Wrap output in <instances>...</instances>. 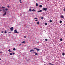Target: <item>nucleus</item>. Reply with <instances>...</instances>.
Wrapping results in <instances>:
<instances>
[{
	"mask_svg": "<svg viewBox=\"0 0 65 65\" xmlns=\"http://www.w3.org/2000/svg\"><path fill=\"white\" fill-rule=\"evenodd\" d=\"M14 31V33H19V32H18L17 31V30H16V29H15Z\"/></svg>",
	"mask_w": 65,
	"mask_h": 65,
	"instance_id": "f257e3e1",
	"label": "nucleus"
},
{
	"mask_svg": "<svg viewBox=\"0 0 65 65\" xmlns=\"http://www.w3.org/2000/svg\"><path fill=\"white\" fill-rule=\"evenodd\" d=\"M10 30L11 29V31H13V27H12L11 28H10Z\"/></svg>",
	"mask_w": 65,
	"mask_h": 65,
	"instance_id": "f03ea898",
	"label": "nucleus"
},
{
	"mask_svg": "<svg viewBox=\"0 0 65 65\" xmlns=\"http://www.w3.org/2000/svg\"><path fill=\"white\" fill-rule=\"evenodd\" d=\"M43 10H45V11H46L47 10V8H43Z\"/></svg>",
	"mask_w": 65,
	"mask_h": 65,
	"instance_id": "7ed1b4c3",
	"label": "nucleus"
},
{
	"mask_svg": "<svg viewBox=\"0 0 65 65\" xmlns=\"http://www.w3.org/2000/svg\"><path fill=\"white\" fill-rule=\"evenodd\" d=\"M34 49H35L37 51H40V50H39V49L37 48H34Z\"/></svg>",
	"mask_w": 65,
	"mask_h": 65,
	"instance_id": "20e7f679",
	"label": "nucleus"
},
{
	"mask_svg": "<svg viewBox=\"0 0 65 65\" xmlns=\"http://www.w3.org/2000/svg\"><path fill=\"white\" fill-rule=\"evenodd\" d=\"M6 14V12L5 13L3 14V16H4V15H5Z\"/></svg>",
	"mask_w": 65,
	"mask_h": 65,
	"instance_id": "39448f33",
	"label": "nucleus"
},
{
	"mask_svg": "<svg viewBox=\"0 0 65 65\" xmlns=\"http://www.w3.org/2000/svg\"><path fill=\"white\" fill-rule=\"evenodd\" d=\"M38 12H42V10H40L38 11Z\"/></svg>",
	"mask_w": 65,
	"mask_h": 65,
	"instance_id": "423d86ee",
	"label": "nucleus"
},
{
	"mask_svg": "<svg viewBox=\"0 0 65 65\" xmlns=\"http://www.w3.org/2000/svg\"><path fill=\"white\" fill-rule=\"evenodd\" d=\"M61 18H62V19H64V16L62 15L61 16Z\"/></svg>",
	"mask_w": 65,
	"mask_h": 65,
	"instance_id": "0eeeda50",
	"label": "nucleus"
},
{
	"mask_svg": "<svg viewBox=\"0 0 65 65\" xmlns=\"http://www.w3.org/2000/svg\"><path fill=\"white\" fill-rule=\"evenodd\" d=\"M37 25H39V22H37Z\"/></svg>",
	"mask_w": 65,
	"mask_h": 65,
	"instance_id": "6e6552de",
	"label": "nucleus"
},
{
	"mask_svg": "<svg viewBox=\"0 0 65 65\" xmlns=\"http://www.w3.org/2000/svg\"><path fill=\"white\" fill-rule=\"evenodd\" d=\"M34 51V50H30V52H32V51Z\"/></svg>",
	"mask_w": 65,
	"mask_h": 65,
	"instance_id": "1a4fd4ad",
	"label": "nucleus"
},
{
	"mask_svg": "<svg viewBox=\"0 0 65 65\" xmlns=\"http://www.w3.org/2000/svg\"><path fill=\"white\" fill-rule=\"evenodd\" d=\"M42 7V5H40L39 7H40V8Z\"/></svg>",
	"mask_w": 65,
	"mask_h": 65,
	"instance_id": "9d476101",
	"label": "nucleus"
},
{
	"mask_svg": "<svg viewBox=\"0 0 65 65\" xmlns=\"http://www.w3.org/2000/svg\"><path fill=\"white\" fill-rule=\"evenodd\" d=\"M29 11H31V9H29Z\"/></svg>",
	"mask_w": 65,
	"mask_h": 65,
	"instance_id": "9b49d317",
	"label": "nucleus"
},
{
	"mask_svg": "<svg viewBox=\"0 0 65 65\" xmlns=\"http://www.w3.org/2000/svg\"><path fill=\"white\" fill-rule=\"evenodd\" d=\"M4 33H5V34H6V33H7V32H6V30L5 31Z\"/></svg>",
	"mask_w": 65,
	"mask_h": 65,
	"instance_id": "f8f14e48",
	"label": "nucleus"
},
{
	"mask_svg": "<svg viewBox=\"0 0 65 65\" xmlns=\"http://www.w3.org/2000/svg\"><path fill=\"white\" fill-rule=\"evenodd\" d=\"M9 54L10 55H12V54L11 53H10Z\"/></svg>",
	"mask_w": 65,
	"mask_h": 65,
	"instance_id": "ddd939ff",
	"label": "nucleus"
},
{
	"mask_svg": "<svg viewBox=\"0 0 65 65\" xmlns=\"http://www.w3.org/2000/svg\"><path fill=\"white\" fill-rule=\"evenodd\" d=\"M36 6H38V4L37 3L36 4Z\"/></svg>",
	"mask_w": 65,
	"mask_h": 65,
	"instance_id": "4468645a",
	"label": "nucleus"
},
{
	"mask_svg": "<svg viewBox=\"0 0 65 65\" xmlns=\"http://www.w3.org/2000/svg\"><path fill=\"white\" fill-rule=\"evenodd\" d=\"M8 51L9 52H11V51H10V49H9Z\"/></svg>",
	"mask_w": 65,
	"mask_h": 65,
	"instance_id": "2eb2a0df",
	"label": "nucleus"
},
{
	"mask_svg": "<svg viewBox=\"0 0 65 65\" xmlns=\"http://www.w3.org/2000/svg\"><path fill=\"white\" fill-rule=\"evenodd\" d=\"M35 55H38V54H37V53H36L35 54Z\"/></svg>",
	"mask_w": 65,
	"mask_h": 65,
	"instance_id": "dca6fc26",
	"label": "nucleus"
},
{
	"mask_svg": "<svg viewBox=\"0 0 65 65\" xmlns=\"http://www.w3.org/2000/svg\"><path fill=\"white\" fill-rule=\"evenodd\" d=\"M25 42V41H23L22 42V43H24Z\"/></svg>",
	"mask_w": 65,
	"mask_h": 65,
	"instance_id": "f3484780",
	"label": "nucleus"
},
{
	"mask_svg": "<svg viewBox=\"0 0 65 65\" xmlns=\"http://www.w3.org/2000/svg\"><path fill=\"white\" fill-rule=\"evenodd\" d=\"M32 11H35V10L33 9L32 10Z\"/></svg>",
	"mask_w": 65,
	"mask_h": 65,
	"instance_id": "a211bd4d",
	"label": "nucleus"
},
{
	"mask_svg": "<svg viewBox=\"0 0 65 65\" xmlns=\"http://www.w3.org/2000/svg\"><path fill=\"white\" fill-rule=\"evenodd\" d=\"M20 1V3H22V2H21V0H19Z\"/></svg>",
	"mask_w": 65,
	"mask_h": 65,
	"instance_id": "6ab92c4d",
	"label": "nucleus"
},
{
	"mask_svg": "<svg viewBox=\"0 0 65 65\" xmlns=\"http://www.w3.org/2000/svg\"><path fill=\"white\" fill-rule=\"evenodd\" d=\"M45 25H47V24L46 23H45Z\"/></svg>",
	"mask_w": 65,
	"mask_h": 65,
	"instance_id": "aec40b11",
	"label": "nucleus"
},
{
	"mask_svg": "<svg viewBox=\"0 0 65 65\" xmlns=\"http://www.w3.org/2000/svg\"><path fill=\"white\" fill-rule=\"evenodd\" d=\"M13 51H15V48H13Z\"/></svg>",
	"mask_w": 65,
	"mask_h": 65,
	"instance_id": "412c9836",
	"label": "nucleus"
},
{
	"mask_svg": "<svg viewBox=\"0 0 65 65\" xmlns=\"http://www.w3.org/2000/svg\"><path fill=\"white\" fill-rule=\"evenodd\" d=\"M62 55L63 56H64V55H65V54H64V53H62Z\"/></svg>",
	"mask_w": 65,
	"mask_h": 65,
	"instance_id": "4be33fe9",
	"label": "nucleus"
},
{
	"mask_svg": "<svg viewBox=\"0 0 65 65\" xmlns=\"http://www.w3.org/2000/svg\"><path fill=\"white\" fill-rule=\"evenodd\" d=\"M60 41H62V40H63V39L62 38L60 39Z\"/></svg>",
	"mask_w": 65,
	"mask_h": 65,
	"instance_id": "5701e85b",
	"label": "nucleus"
},
{
	"mask_svg": "<svg viewBox=\"0 0 65 65\" xmlns=\"http://www.w3.org/2000/svg\"><path fill=\"white\" fill-rule=\"evenodd\" d=\"M5 10H6V11H7V10H8V9H5Z\"/></svg>",
	"mask_w": 65,
	"mask_h": 65,
	"instance_id": "b1692460",
	"label": "nucleus"
},
{
	"mask_svg": "<svg viewBox=\"0 0 65 65\" xmlns=\"http://www.w3.org/2000/svg\"><path fill=\"white\" fill-rule=\"evenodd\" d=\"M62 21H60V23H62Z\"/></svg>",
	"mask_w": 65,
	"mask_h": 65,
	"instance_id": "393cba45",
	"label": "nucleus"
},
{
	"mask_svg": "<svg viewBox=\"0 0 65 65\" xmlns=\"http://www.w3.org/2000/svg\"><path fill=\"white\" fill-rule=\"evenodd\" d=\"M41 19H43V17H41Z\"/></svg>",
	"mask_w": 65,
	"mask_h": 65,
	"instance_id": "a878e982",
	"label": "nucleus"
},
{
	"mask_svg": "<svg viewBox=\"0 0 65 65\" xmlns=\"http://www.w3.org/2000/svg\"><path fill=\"white\" fill-rule=\"evenodd\" d=\"M24 38H26V36H24Z\"/></svg>",
	"mask_w": 65,
	"mask_h": 65,
	"instance_id": "bb28decb",
	"label": "nucleus"
},
{
	"mask_svg": "<svg viewBox=\"0 0 65 65\" xmlns=\"http://www.w3.org/2000/svg\"><path fill=\"white\" fill-rule=\"evenodd\" d=\"M49 64H51V65H54V64H52V63H49Z\"/></svg>",
	"mask_w": 65,
	"mask_h": 65,
	"instance_id": "cd10ccee",
	"label": "nucleus"
},
{
	"mask_svg": "<svg viewBox=\"0 0 65 65\" xmlns=\"http://www.w3.org/2000/svg\"><path fill=\"white\" fill-rule=\"evenodd\" d=\"M34 19H36V20H37V18H34Z\"/></svg>",
	"mask_w": 65,
	"mask_h": 65,
	"instance_id": "c85d7f7f",
	"label": "nucleus"
},
{
	"mask_svg": "<svg viewBox=\"0 0 65 65\" xmlns=\"http://www.w3.org/2000/svg\"><path fill=\"white\" fill-rule=\"evenodd\" d=\"M45 41H47V39H45Z\"/></svg>",
	"mask_w": 65,
	"mask_h": 65,
	"instance_id": "c756f323",
	"label": "nucleus"
},
{
	"mask_svg": "<svg viewBox=\"0 0 65 65\" xmlns=\"http://www.w3.org/2000/svg\"><path fill=\"white\" fill-rule=\"evenodd\" d=\"M50 22H51V23H52V20H50Z\"/></svg>",
	"mask_w": 65,
	"mask_h": 65,
	"instance_id": "7c9ffc66",
	"label": "nucleus"
},
{
	"mask_svg": "<svg viewBox=\"0 0 65 65\" xmlns=\"http://www.w3.org/2000/svg\"><path fill=\"white\" fill-rule=\"evenodd\" d=\"M14 54H15V53L14 52H13V55H14Z\"/></svg>",
	"mask_w": 65,
	"mask_h": 65,
	"instance_id": "2f4dec72",
	"label": "nucleus"
},
{
	"mask_svg": "<svg viewBox=\"0 0 65 65\" xmlns=\"http://www.w3.org/2000/svg\"><path fill=\"white\" fill-rule=\"evenodd\" d=\"M7 7H8V8H9V6H7Z\"/></svg>",
	"mask_w": 65,
	"mask_h": 65,
	"instance_id": "473e14b6",
	"label": "nucleus"
},
{
	"mask_svg": "<svg viewBox=\"0 0 65 65\" xmlns=\"http://www.w3.org/2000/svg\"><path fill=\"white\" fill-rule=\"evenodd\" d=\"M2 33H3V31H2Z\"/></svg>",
	"mask_w": 65,
	"mask_h": 65,
	"instance_id": "72a5a7b5",
	"label": "nucleus"
},
{
	"mask_svg": "<svg viewBox=\"0 0 65 65\" xmlns=\"http://www.w3.org/2000/svg\"><path fill=\"white\" fill-rule=\"evenodd\" d=\"M0 53L1 54H2V52H1Z\"/></svg>",
	"mask_w": 65,
	"mask_h": 65,
	"instance_id": "f704fd0d",
	"label": "nucleus"
},
{
	"mask_svg": "<svg viewBox=\"0 0 65 65\" xmlns=\"http://www.w3.org/2000/svg\"><path fill=\"white\" fill-rule=\"evenodd\" d=\"M33 53H34L35 54V53H36L35 52H33Z\"/></svg>",
	"mask_w": 65,
	"mask_h": 65,
	"instance_id": "c9c22d12",
	"label": "nucleus"
},
{
	"mask_svg": "<svg viewBox=\"0 0 65 65\" xmlns=\"http://www.w3.org/2000/svg\"><path fill=\"white\" fill-rule=\"evenodd\" d=\"M37 21H38L37 20H35V21H36V22H37Z\"/></svg>",
	"mask_w": 65,
	"mask_h": 65,
	"instance_id": "e433bc0d",
	"label": "nucleus"
},
{
	"mask_svg": "<svg viewBox=\"0 0 65 65\" xmlns=\"http://www.w3.org/2000/svg\"><path fill=\"white\" fill-rule=\"evenodd\" d=\"M2 11V10H1L0 9V11Z\"/></svg>",
	"mask_w": 65,
	"mask_h": 65,
	"instance_id": "4c0bfd02",
	"label": "nucleus"
},
{
	"mask_svg": "<svg viewBox=\"0 0 65 65\" xmlns=\"http://www.w3.org/2000/svg\"><path fill=\"white\" fill-rule=\"evenodd\" d=\"M11 33V32H8V33Z\"/></svg>",
	"mask_w": 65,
	"mask_h": 65,
	"instance_id": "58836bf2",
	"label": "nucleus"
},
{
	"mask_svg": "<svg viewBox=\"0 0 65 65\" xmlns=\"http://www.w3.org/2000/svg\"><path fill=\"white\" fill-rule=\"evenodd\" d=\"M3 8H5V7H3Z\"/></svg>",
	"mask_w": 65,
	"mask_h": 65,
	"instance_id": "ea45409f",
	"label": "nucleus"
},
{
	"mask_svg": "<svg viewBox=\"0 0 65 65\" xmlns=\"http://www.w3.org/2000/svg\"><path fill=\"white\" fill-rule=\"evenodd\" d=\"M63 11H65V9L63 10Z\"/></svg>",
	"mask_w": 65,
	"mask_h": 65,
	"instance_id": "a19ab883",
	"label": "nucleus"
},
{
	"mask_svg": "<svg viewBox=\"0 0 65 65\" xmlns=\"http://www.w3.org/2000/svg\"><path fill=\"white\" fill-rule=\"evenodd\" d=\"M3 11H4V9H3Z\"/></svg>",
	"mask_w": 65,
	"mask_h": 65,
	"instance_id": "79ce46f5",
	"label": "nucleus"
},
{
	"mask_svg": "<svg viewBox=\"0 0 65 65\" xmlns=\"http://www.w3.org/2000/svg\"><path fill=\"white\" fill-rule=\"evenodd\" d=\"M19 45H20V46L21 45V44H20Z\"/></svg>",
	"mask_w": 65,
	"mask_h": 65,
	"instance_id": "37998d69",
	"label": "nucleus"
},
{
	"mask_svg": "<svg viewBox=\"0 0 65 65\" xmlns=\"http://www.w3.org/2000/svg\"><path fill=\"white\" fill-rule=\"evenodd\" d=\"M1 58H0V60H1Z\"/></svg>",
	"mask_w": 65,
	"mask_h": 65,
	"instance_id": "c03bdc74",
	"label": "nucleus"
}]
</instances>
